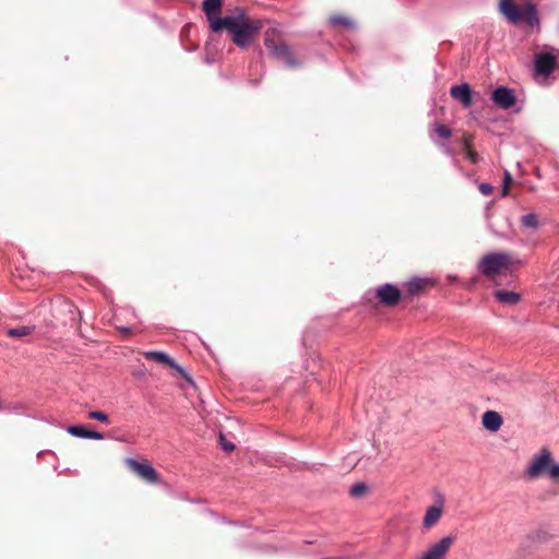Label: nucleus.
Instances as JSON below:
<instances>
[{
	"instance_id": "ddd939ff",
	"label": "nucleus",
	"mask_w": 559,
	"mask_h": 559,
	"mask_svg": "<svg viewBox=\"0 0 559 559\" xmlns=\"http://www.w3.org/2000/svg\"><path fill=\"white\" fill-rule=\"evenodd\" d=\"M273 55L280 58L288 68L293 69L301 64V61L295 58L294 53L286 45H280L278 47H274Z\"/></svg>"
},
{
	"instance_id": "0eeeda50",
	"label": "nucleus",
	"mask_w": 559,
	"mask_h": 559,
	"mask_svg": "<svg viewBox=\"0 0 559 559\" xmlns=\"http://www.w3.org/2000/svg\"><path fill=\"white\" fill-rule=\"evenodd\" d=\"M493 104L503 110H508L515 105L516 97L512 88L499 86L491 93Z\"/></svg>"
},
{
	"instance_id": "6e6552de",
	"label": "nucleus",
	"mask_w": 559,
	"mask_h": 559,
	"mask_svg": "<svg viewBox=\"0 0 559 559\" xmlns=\"http://www.w3.org/2000/svg\"><path fill=\"white\" fill-rule=\"evenodd\" d=\"M202 9L210 23L211 29L217 33L218 29L215 28V24L217 22L223 23L224 21V17L219 16L222 11V0H203Z\"/></svg>"
},
{
	"instance_id": "20e7f679",
	"label": "nucleus",
	"mask_w": 559,
	"mask_h": 559,
	"mask_svg": "<svg viewBox=\"0 0 559 559\" xmlns=\"http://www.w3.org/2000/svg\"><path fill=\"white\" fill-rule=\"evenodd\" d=\"M511 255L507 252H491L478 262L479 271L487 277L501 274L509 270Z\"/></svg>"
},
{
	"instance_id": "423d86ee",
	"label": "nucleus",
	"mask_w": 559,
	"mask_h": 559,
	"mask_svg": "<svg viewBox=\"0 0 559 559\" xmlns=\"http://www.w3.org/2000/svg\"><path fill=\"white\" fill-rule=\"evenodd\" d=\"M454 544L453 536H443L438 542L428 546L421 554L417 555L415 559H447L448 552Z\"/></svg>"
},
{
	"instance_id": "39448f33",
	"label": "nucleus",
	"mask_w": 559,
	"mask_h": 559,
	"mask_svg": "<svg viewBox=\"0 0 559 559\" xmlns=\"http://www.w3.org/2000/svg\"><path fill=\"white\" fill-rule=\"evenodd\" d=\"M559 67V49L546 47L535 55V72L548 78Z\"/></svg>"
},
{
	"instance_id": "2eb2a0df",
	"label": "nucleus",
	"mask_w": 559,
	"mask_h": 559,
	"mask_svg": "<svg viewBox=\"0 0 559 559\" xmlns=\"http://www.w3.org/2000/svg\"><path fill=\"white\" fill-rule=\"evenodd\" d=\"M67 432L73 437L82 438V439H93V440H103L104 439V435L102 432L88 430L80 425L69 426L67 428Z\"/></svg>"
},
{
	"instance_id": "4be33fe9",
	"label": "nucleus",
	"mask_w": 559,
	"mask_h": 559,
	"mask_svg": "<svg viewBox=\"0 0 559 559\" xmlns=\"http://www.w3.org/2000/svg\"><path fill=\"white\" fill-rule=\"evenodd\" d=\"M87 417L90 419H94V420H98V421H102L104 424H109V417L106 413L104 412H100V411H92L87 414Z\"/></svg>"
},
{
	"instance_id": "6ab92c4d",
	"label": "nucleus",
	"mask_w": 559,
	"mask_h": 559,
	"mask_svg": "<svg viewBox=\"0 0 559 559\" xmlns=\"http://www.w3.org/2000/svg\"><path fill=\"white\" fill-rule=\"evenodd\" d=\"M34 326L23 325L8 330V335L11 337H25L33 333Z\"/></svg>"
},
{
	"instance_id": "7c9ffc66",
	"label": "nucleus",
	"mask_w": 559,
	"mask_h": 559,
	"mask_svg": "<svg viewBox=\"0 0 559 559\" xmlns=\"http://www.w3.org/2000/svg\"><path fill=\"white\" fill-rule=\"evenodd\" d=\"M121 332H123V333H129V332H130V329H129V328H121Z\"/></svg>"
},
{
	"instance_id": "5701e85b",
	"label": "nucleus",
	"mask_w": 559,
	"mask_h": 559,
	"mask_svg": "<svg viewBox=\"0 0 559 559\" xmlns=\"http://www.w3.org/2000/svg\"><path fill=\"white\" fill-rule=\"evenodd\" d=\"M367 491V486L362 483L355 484L350 487V495L353 497H360Z\"/></svg>"
},
{
	"instance_id": "a211bd4d",
	"label": "nucleus",
	"mask_w": 559,
	"mask_h": 559,
	"mask_svg": "<svg viewBox=\"0 0 559 559\" xmlns=\"http://www.w3.org/2000/svg\"><path fill=\"white\" fill-rule=\"evenodd\" d=\"M431 281L426 277H413L406 283L409 294L414 295L423 290Z\"/></svg>"
},
{
	"instance_id": "393cba45",
	"label": "nucleus",
	"mask_w": 559,
	"mask_h": 559,
	"mask_svg": "<svg viewBox=\"0 0 559 559\" xmlns=\"http://www.w3.org/2000/svg\"><path fill=\"white\" fill-rule=\"evenodd\" d=\"M219 443H221L222 449L225 452H230L235 449V444L227 441L225 436L222 432L219 433Z\"/></svg>"
},
{
	"instance_id": "dca6fc26",
	"label": "nucleus",
	"mask_w": 559,
	"mask_h": 559,
	"mask_svg": "<svg viewBox=\"0 0 559 559\" xmlns=\"http://www.w3.org/2000/svg\"><path fill=\"white\" fill-rule=\"evenodd\" d=\"M144 356L147 358V359H152L154 361H157V362H160V364H164V365H167L169 367H173V368H176V369H179V367L176 365V362L174 361V359H171L167 354H165L164 352H157V350H150V352H145L144 353Z\"/></svg>"
},
{
	"instance_id": "b1692460",
	"label": "nucleus",
	"mask_w": 559,
	"mask_h": 559,
	"mask_svg": "<svg viewBox=\"0 0 559 559\" xmlns=\"http://www.w3.org/2000/svg\"><path fill=\"white\" fill-rule=\"evenodd\" d=\"M436 133L443 139H449L452 135V131L450 128L443 126V124H437L435 128Z\"/></svg>"
},
{
	"instance_id": "f3484780",
	"label": "nucleus",
	"mask_w": 559,
	"mask_h": 559,
	"mask_svg": "<svg viewBox=\"0 0 559 559\" xmlns=\"http://www.w3.org/2000/svg\"><path fill=\"white\" fill-rule=\"evenodd\" d=\"M493 295L499 302L509 305V306L518 304L521 298L518 293L503 290V289L496 290Z\"/></svg>"
},
{
	"instance_id": "f257e3e1",
	"label": "nucleus",
	"mask_w": 559,
	"mask_h": 559,
	"mask_svg": "<svg viewBox=\"0 0 559 559\" xmlns=\"http://www.w3.org/2000/svg\"><path fill=\"white\" fill-rule=\"evenodd\" d=\"M215 28L218 32L226 28L231 35L233 43L239 48H246L253 40V36L261 28V24L249 21L245 10L237 9L235 14L224 16L223 23L217 22Z\"/></svg>"
},
{
	"instance_id": "f8f14e48",
	"label": "nucleus",
	"mask_w": 559,
	"mask_h": 559,
	"mask_svg": "<svg viewBox=\"0 0 559 559\" xmlns=\"http://www.w3.org/2000/svg\"><path fill=\"white\" fill-rule=\"evenodd\" d=\"M443 512V498L440 496L438 504H433L427 508L423 519V526L430 528L436 525L441 519Z\"/></svg>"
},
{
	"instance_id": "9b49d317",
	"label": "nucleus",
	"mask_w": 559,
	"mask_h": 559,
	"mask_svg": "<svg viewBox=\"0 0 559 559\" xmlns=\"http://www.w3.org/2000/svg\"><path fill=\"white\" fill-rule=\"evenodd\" d=\"M450 95L453 99L460 102L464 108H469L473 105L472 90L467 83L452 86Z\"/></svg>"
},
{
	"instance_id": "aec40b11",
	"label": "nucleus",
	"mask_w": 559,
	"mask_h": 559,
	"mask_svg": "<svg viewBox=\"0 0 559 559\" xmlns=\"http://www.w3.org/2000/svg\"><path fill=\"white\" fill-rule=\"evenodd\" d=\"M521 223L523 226L527 228H537L538 227V217L535 213H528L521 217Z\"/></svg>"
},
{
	"instance_id": "bb28decb",
	"label": "nucleus",
	"mask_w": 559,
	"mask_h": 559,
	"mask_svg": "<svg viewBox=\"0 0 559 559\" xmlns=\"http://www.w3.org/2000/svg\"><path fill=\"white\" fill-rule=\"evenodd\" d=\"M265 46L273 53L274 47H278L280 45H276L273 39L266 37L265 38Z\"/></svg>"
},
{
	"instance_id": "1a4fd4ad",
	"label": "nucleus",
	"mask_w": 559,
	"mask_h": 559,
	"mask_svg": "<svg viewBox=\"0 0 559 559\" xmlns=\"http://www.w3.org/2000/svg\"><path fill=\"white\" fill-rule=\"evenodd\" d=\"M127 464L138 476H140L145 481L151 484L158 481V474L152 465L140 463L133 459H128Z\"/></svg>"
},
{
	"instance_id": "9d476101",
	"label": "nucleus",
	"mask_w": 559,
	"mask_h": 559,
	"mask_svg": "<svg viewBox=\"0 0 559 559\" xmlns=\"http://www.w3.org/2000/svg\"><path fill=\"white\" fill-rule=\"evenodd\" d=\"M376 296L386 306H395L401 299L399 288L392 284H383L376 290Z\"/></svg>"
},
{
	"instance_id": "c756f323",
	"label": "nucleus",
	"mask_w": 559,
	"mask_h": 559,
	"mask_svg": "<svg viewBox=\"0 0 559 559\" xmlns=\"http://www.w3.org/2000/svg\"><path fill=\"white\" fill-rule=\"evenodd\" d=\"M508 193H509V187L503 186L502 191H501L502 197L508 195Z\"/></svg>"
},
{
	"instance_id": "cd10ccee",
	"label": "nucleus",
	"mask_w": 559,
	"mask_h": 559,
	"mask_svg": "<svg viewBox=\"0 0 559 559\" xmlns=\"http://www.w3.org/2000/svg\"><path fill=\"white\" fill-rule=\"evenodd\" d=\"M511 181H512L511 174L508 170H506L504 177H503V186L509 187Z\"/></svg>"
},
{
	"instance_id": "a878e982",
	"label": "nucleus",
	"mask_w": 559,
	"mask_h": 559,
	"mask_svg": "<svg viewBox=\"0 0 559 559\" xmlns=\"http://www.w3.org/2000/svg\"><path fill=\"white\" fill-rule=\"evenodd\" d=\"M478 189H479L480 193L484 195H490L493 190L492 186L487 182L480 183Z\"/></svg>"
},
{
	"instance_id": "4468645a",
	"label": "nucleus",
	"mask_w": 559,
	"mask_h": 559,
	"mask_svg": "<svg viewBox=\"0 0 559 559\" xmlns=\"http://www.w3.org/2000/svg\"><path fill=\"white\" fill-rule=\"evenodd\" d=\"M502 423L503 419L501 415L496 411H487L481 416L483 426L491 432L498 431L501 428Z\"/></svg>"
},
{
	"instance_id": "412c9836",
	"label": "nucleus",
	"mask_w": 559,
	"mask_h": 559,
	"mask_svg": "<svg viewBox=\"0 0 559 559\" xmlns=\"http://www.w3.org/2000/svg\"><path fill=\"white\" fill-rule=\"evenodd\" d=\"M330 23L333 25H341L346 28L354 27V22L346 16L333 15L330 17Z\"/></svg>"
},
{
	"instance_id": "7ed1b4c3",
	"label": "nucleus",
	"mask_w": 559,
	"mask_h": 559,
	"mask_svg": "<svg viewBox=\"0 0 559 559\" xmlns=\"http://www.w3.org/2000/svg\"><path fill=\"white\" fill-rule=\"evenodd\" d=\"M525 474L533 479L543 475H547L551 479H559V463L555 462L548 449H543L533 456Z\"/></svg>"
},
{
	"instance_id": "c85d7f7f",
	"label": "nucleus",
	"mask_w": 559,
	"mask_h": 559,
	"mask_svg": "<svg viewBox=\"0 0 559 559\" xmlns=\"http://www.w3.org/2000/svg\"><path fill=\"white\" fill-rule=\"evenodd\" d=\"M468 157L469 159L473 162V163H476L477 162V157H476V154L472 151H468Z\"/></svg>"
},
{
	"instance_id": "f03ea898",
	"label": "nucleus",
	"mask_w": 559,
	"mask_h": 559,
	"mask_svg": "<svg viewBox=\"0 0 559 559\" xmlns=\"http://www.w3.org/2000/svg\"><path fill=\"white\" fill-rule=\"evenodd\" d=\"M499 10L512 24L524 21L528 26L539 27L537 9L532 2H526L523 8H520L513 0H500Z\"/></svg>"
}]
</instances>
